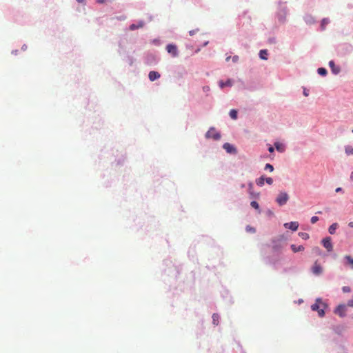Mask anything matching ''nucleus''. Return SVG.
Returning <instances> with one entry per match:
<instances>
[{"label": "nucleus", "instance_id": "nucleus-29", "mask_svg": "<svg viewBox=\"0 0 353 353\" xmlns=\"http://www.w3.org/2000/svg\"><path fill=\"white\" fill-rule=\"evenodd\" d=\"M265 169L269 170L270 172H272L274 170V167L271 164L267 163L265 165Z\"/></svg>", "mask_w": 353, "mask_h": 353}, {"label": "nucleus", "instance_id": "nucleus-19", "mask_svg": "<svg viewBox=\"0 0 353 353\" xmlns=\"http://www.w3.org/2000/svg\"><path fill=\"white\" fill-rule=\"evenodd\" d=\"M219 316L217 314H214L212 315V322L214 325H217L219 324Z\"/></svg>", "mask_w": 353, "mask_h": 353}, {"label": "nucleus", "instance_id": "nucleus-27", "mask_svg": "<svg viewBox=\"0 0 353 353\" xmlns=\"http://www.w3.org/2000/svg\"><path fill=\"white\" fill-rule=\"evenodd\" d=\"M347 261H348V263L352 265V268L353 269V259L350 256H345V257Z\"/></svg>", "mask_w": 353, "mask_h": 353}, {"label": "nucleus", "instance_id": "nucleus-31", "mask_svg": "<svg viewBox=\"0 0 353 353\" xmlns=\"http://www.w3.org/2000/svg\"><path fill=\"white\" fill-rule=\"evenodd\" d=\"M318 221H319L318 216H314L311 218V223L313 224L316 223Z\"/></svg>", "mask_w": 353, "mask_h": 353}, {"label": "nucleus", "instance_id": "nucleus-9", "mask_svg": "<svg viewBox=\"0 0 353 353\" xmlns=\"http://www.w3.org/2000/svg\"><path fill=\"white\" fill-rule=\"evenodd\" d=\"M160 74L156 71H150L148 74L149 79L151 81H154V80L160 78Z\"/></svg>", "mask_w": 353, "mask_h": 353}, {"label": "nucleus", "instance_id": "nucleus-8", "mask_svg": "<svg viewBox=\"0 0 353 353\" xmlns=\"http://www.w3.org/2000/svg\"><path fill=\"white\" fill-rule=\"evenodd\" d=\"M299 223L296 221H292L290 223H285L284 227L288 229H290L292 231H296L299 228Z\"/></svg>", "mask_w": 353, "mask_h": 353}, {"label": "nucleus", "instance_id": "nucleus-1", "mask_svg": "<svg viewBox=\"0 0 353 353\" xmlns=\"http://www.w3.org/2000/svg\"><path fill=\"white\" fill-rule=\"evenodd\" d=\"M326 307V305L321 301L320 299L316 300L315 303L312 305L311 308L313 311H317L319 316L323 317L325 315L324 309Z\"/></svg>", "mask_w": 353, "mask_h": 353}, {"label": "nucleus", "instance_id": "nucleus-20", "mask_svg": "<svg viewBox=\"0 0 353 353\" xmlns=\"http://www.w3.org/2000/svg\"><path fill=\"white\" fill-rule=\"evenodd\" d=\"M230 116L232 119H236L237 118V111L232 109L230 111Z\"/></svg>", "mask_w": 353, "mask_h": 353}, {"label": "nucleus", "instance_id": "nucleus-16", "mask_svg": "<svg viewBox=\"0 0 353 353\" xmlns=\"http://www.w3.org/2000/svg\"><path fill=\"white\" fill-rule=\"evenodd\" d=\"M268 51L266 50H261L259 52V57L261 59L267 60L268 59Z\"/></svg>", "mask_w": 353, "mask_h": 353}, {"label": "nucleus", "instance_id": "nucleus-14", "mask_svg": "<svg viewBox=\"0 0 353 353\" xmlns=\"http://www.w3.org/2000/svg\"><path fill=\"white\" fill-rule=\"evenodd\" d=\"M219 84L220 88H223L225 86H232V83L230 79H228L225 82H224L223 81H220Z\"/></svg>", "mask_w": 353, "mask_h": 353}, {"label": "nucleus", "instance_id": "nucleus-30", "mask_svg": "<svg viewBox=\"0 0 353 353\" xmlns=\"http://www.w3.org/2000/svg\"><path fill=\"white\" fill-rule=\"evenodd\" d=\"M246 231H247V232H250L254 233V232H256V230H255V228H252V227H251V226L248 225V226L246 227Z\"/></svg>", "mask_w": 353, "mask_h": 353}, {"label": "nucleus", "instance_id": "nucleus-43", "mask_svg": "<svg viewBox=\"0 0 353 353\" xmlns=\"http://www.w3.org/2000/svg\"><path fill=\"white\" fill-rule=\"evenodd\" d=\"M351 178L352 179L353 178V172H352L351 174Z\"/></svg>", "mask_w": 353, "mask_h": 353}, {"label": "nucleus", "instance_id": "nucleus-41", "mask_svg": "<svg viewBox=\"0 0 353 353\" xmlns=\"http://www.w3.org/2000/svg\"><path fill=\"white\" fill-rule=\"evenodd\" d=\"M97 1H98V2H99V3H103V0H97Z\"/></svg>", "mask_w": 353, "mask_h": 353}, {"label": "nucleus", "instance_id": "nucleus-36", "mask_svg": "<svg viewBox=\"0 0 353 353\" xmlns=\"http://www.w3.org/2000/svg\"><path fill=\"white\" fill-rule=\"evenodd\" d=\"M238 60H239V57H238V56H236H236H234V57H232V61H233L234 62H236V61H237Z\"/></svg>", "mask_w": 353, "mask_h": 353}, {"label": "nucleus", "instance_id": "nucleus-7", "mask_svg": "<svg viewBox=\"0 0 353 353\" xmlns=\"http://www.w3.org/2000/svg\"><path fill=\"white\" fill-rule=\"evenodd\" d=\"M312 272L316 275H320L323 272V268L318 261H315L312 268Z\"/></svg>", "mask_w": 353, "mask_h": 353}, {"label": "nucleus", "instance_id": "nucleus-35", "mask_svg": "<svg viewBox=\"0 0 353 353\" xmlns=\"http://www.w3.org/2000/svg\"><path fill=\"white\" fill-rule=\"evenodd\" d=\"M268 151L272 153L274 151V148L272 146V145H270V147L268 148Z\"/></svg>", "mask_w": 353, "mask_h": 353}, {"label": "nucleus", "instance_id": "nucleus-13", "mask_svg": "<svg viewBox=\"0 0 353 353\" xmlns=\"http://www.w3.org/2000/svg\"><path fill=\"white\" fill-rule=\"evenodd\" d=\"M291 248L294 253L304 250V247L303 245L296 246V245L292 244L291 245Z\"/></svg>", "mask_w": 353, "mask_h": 353}, {"label": "nucleus", "instance_id": "nucleus-5", "mask_svg": "<svg viewBox=\"0 0 353 353\" xmlns=\"http://www.w3.org/2000/svg\"><path fill=\"white\" fill-rule=\"evenodd\" d=\"M334 313L339 315L341 317H344L346 313V306L345 305L341 304L337 306V307L334 310Z\"/></svg>", "mask_w": 353, "mask_h": 353}, {"label": "nucleus", "instance_id": "nucleus-40", "mask_svg": "<svg viewBox=\"0 0 353 353\" xmlns=\"http://www.w3.org/2000/svg\"><path fill=\"white\" fill-rule=\"evenodd\" d=\"M230 58H231L230 57H228L226 58V61H228L230 59Z\"/></svg>", "mask_w": 353, "mask_h": 353}, {"label": "nucleus", "instance_id": "nucleus-2", "mask_svg": "<svg viewBox=\"0 0 353 353\" xmlns=\"http://www.w3.org/2000/svg\"><path fill=\"white\" fill-rule=\"evenodd\" d=\"M289 199V196L286 192H280L276 199V201L279 205H285Z\"/></svg>", "mask_w": 353, "mask_h": 353}, {"label": "nucleus", "instance_id": "nucleus-32", "mask_svg": "<svg viewBox=\"0 0 353 353\" xmlns=\"http://www.w3.org/2000/svg\"><path fill=\"white\" fill-rule=\"evenodd\" d=\"M265 181L269 185H272V183H273V179L272 178H270V177L265 178Z\"/></svg>", "mask_w": 353, "mask_h": 353}, {"label": "nucleus", "instance_id": "nucleus-17", "mask_svg": "<svg viewBox=\"0 0 353 353\" xmlns=\"http://www.w3.org/2000/svg\"><path fill=\"white\" fill-rule=\"evenodd\" d=\"M337 227H338V224H337L336 223H334L332 224V225L330 226L329 229H328L329 232H330L331 234H334L335 230H336Z\"/></svg>", "mask_w": 353, "mask_h": 353}, {"label": "nucleus", "instance_id": "nucleus-21", "mask_svg": "<svg viewBox=\"0 0 353 353\" xmlns=\"http://www.w3.org/2000/svg\"><path fill=\"white\" fill-rule=\"evenodd\" d=\"M274 146L276 148V149L279 151V152H282L283 151V145L279 143V142H276L274 143Z\"/></svg>", "mask_w": 353, "mask_h": 353}, {"label": "nucleus", "instance_id": "nucleus-34", "mask_svg": "<svg viewBox=\"0 0 353 353\" xmlns=\"http://www.w3.org/2000/svg\"><path fill=\"white\" fill-rule=\"evenodd\" d=\"M199 31V29H196V30H190L189 32V34L190 35L192 36L194 35L196 32H197Z\"/></svg>", "mask_w": 353, "mask_h": 353}, {"label": "nucleus", "instance_id": "nucleus-38", "mask_svg": "<svg viewBox=\"0 0 353 353\" xmlns=\"http://www.w3.org/2000/svg\"><path fill=\"white\" fill-rule=\"evenodd\" d=\"M348 225L350 227V228H353V221H351L348 223Z\"/></svg>", "mask_w": 353, "mask_h": 353}, {"label": "nucleus", "instance_id": "nucleus-33", "mask_svg": "<svg viewBox=\"0 0 353 353\" xmlns=\"http://www.w3.org/2000/svg\"><path fill=\"white\" fill-rule=\"evenodd\" d=\"M306 22L307 23H312L313 22V19L312 17L309 16L306 18Z\"/></svg>", "mask_w": 353, "mask_h": 353}, {"label": "nucleus", "instance_id": "nucleus-15", "mask_svg": "<svg viewBox=\"0 0 353 353\" xmlns=\"http://www.w3.org/2000/svg\"><path fill=\"white\" fill-rule=\"evenodd\" d=\"M330 19L328 18H324L322 19L321 23V30H324L326 28V26L330 23Z\"/></svg>", "mask_w": 353, "mask_h": 353}, {"label": "nucleus", "instance_id": "nucleus-25", "mask_svg": "<svg viewBox=\"0 0 353 353\" xmlns=\"http://www.w3.org/2000/svg\"><path fill=\"white\" fill-rule=\"evenodd\" d=\"M250 205H251L253 208H254V209H256V210H259V203H258L256 201H252V202L250 203Z\"/></svg>", "mask_w": 353, "mask_h": 353}, {"label": "nucleus", "instance_id": "nucleus-22", "mask_svg": "<svg viewBox=\"0 0 353 353\" xmlns=\"http://www.w3.org/2000/svg\"><path fill=\"white\" fill-rule=\"evenodd\" d=\"M345 153L347 154V155H350V154H353V147L352 146H347L345 148Z\"/></svg>", "mask_w": 353, "mask_h": 353}, {"label": "nucleus", "instance_id": "nucleus-26", "mask_svg": "<svg viewBox=\"0 0 353 353\" xmlns=\"http://www.w3.org/2000/svg\"><path fill=\"white\" fill-rule=\"evenodd\" d=\"M282 246L279 244H276L272 246V250L275 252L279 251L281 250Z\"/></svg>", "mask_w": 353, "mask_h": 353}, {"label": "nucleus", "instance_id": "nucleus-39", "mask_svg": "<svg viewBox=\"0 0 353 353\" xmlns=\"http://www.w3.org/2000/svg\"><path fill=\"white\" fill-rule=\"evenodd\" d=\"M79 3H84L85 0H77Z\"/></svg>", "mask_w": 353, "mask_h": 353}, {"label": "nucleus", "instance_id": "nucleus-4", "mask_svg": "<svg viewBox=\"0 0 353 353\" xmlns=\"http://www.w3.org/2000/svg\"><path fill=\"white\" fill-rule=\"evenodd\" d=\"M166 50L169 54H170L173 57H178V50L177 47L174 44H168L166 46Z\"/></svg>", "mask_w": 353, "mask_h": 353}, {"label": "nucleus", "instance_id": "nucleus-28", "mask_svg": "<svg viewBox=\"0 0 353 353\" xmlns=\"http://www.w3.org/2000/svg\"><path fill=\"white\" fill-rule=\"evenodd\" d=\"M342 290L344 293H348L351 292V288L349 286H343Z\"/></svg>", "mask_w": 353, "mask_h": 353}, {"label": "nucleus", "instance_id": "nucleus-10", "mask_svg": "<svg viewBox=\"0 0 353 353\" xmlns=\"http://www.w3.org/2000/svg\"><path fill=\"white\" fill-rule=\"evenodd\" d=\"M223 148L226 150L228 153L235 152V148L229 143H225L223 144Z\"/></svg>", "mask_w": 353, "mask_h": 353}, {"label": "nucleus", "instance_id": "nucleus-6", "mask_svg": "<svg viewBox=\"0 0 353 353\" xmlns=\"http://www.w3.org/2000/svg\"><path fill=\"white\" fill-rule=\"evenodd\" d=\"M323 246L326 248L328 252H331L333 249V245L331 242L330 237H326L322 240Z\"/></svg>", "mask_w": 353, "mask_h": 353}, {"label": "nucleus", "instance_id": "nucleus-11", "mask_svg": "<svg viewBox=\"0 0 353 353\" xmlns=\"http://www.w3.org/2000/svg\"><path fill=\"white\" fill-rule=\"evenodd\" d=\"M329 65L334 74H336L340 72V68L335 65L334 62L333 61H330L329 62Z\"/></svg>", "mask_w": 353, "mask_h": 353}, {"label": "nucleus", "instance_id": "nucleus-23", "mask_svg": "<svg viewBox=\"0 0 353 353\" xmlns=\"http://www.w3.org/2000/svg\"><path fill=\"white\" fill-rule=\"evenodd\" d=\"M318 73L320 74V75H322V76H325L326 74H327V70L325 68H319L318 69Z\"/></svg>", "mask_w": 353, "mask_h": 353}, {"label": "nucleus", "instance_id": "nucleus-42", "mask_svg": "<svg viewBox=\"0 0 353 353\" xmlns=\"http://www.w3.org/2000/svg\"><path fill=\"white\" fill-rule=\"evenodd\" d=\"M304 94H305V96H307V92H304Z\"/></svg>", "mask_w": 353, "mask_h": 353}, {"label": "nucleus", "instance_id": "nucleus-12", "mask_svg": "<svg viewBox=\"0 0 353 353\" xmlns=\"http://www.w3.org/2000/svg\"><path fill=\"white\" fill-rule=\"evenodd\" d=\"M144 26V23L143 21H139L137 24H132L130 26V30L133 31L138 28H143Z\"/></svg>", "mask_w": 353, "mask_h": 353}, {"label": "nucleus", "instance_id": "nucleus-24", "mask_svg": "<svg viewBox=\"0 0 353 353\" xmlns=\"http://www.w3.org/2000/svg\"><path fill=\"white\" fill-rule=\"evenodd\" d=\"M299 235L304 240H307L309 239V234L306 232H299Z\"/></svg>", "mask_w": 353, "mask_h": 353}, {"label": "nucleus", "instance_id": "nucleus-37", "mask_svg": "<svg viewBox=\"0 0 353 353\" xmlns=\"http://www.w3.org/2000/svg\"><path fill=\"white\" fill-rule=\"evenodd\" d=\"M341 190H342V188H337L336 189V190H335V191H336V192H341Z\"/></svg>", "mask_w": 353, "mask_h": 353}, {"label": "nucleus", "instance_id": "nucleus-18", "mask_svg": "<svg viewBox=\"0 0 353 353\" xmlns=\"http://www.w3.org/2000/svg\"><path fill=\"white\" fill-rule=\"evenodd\" d=\"M265 180V177L263 176H261V177H259V179H257L256 180V183L259 186H262L264 184Z\"/></svg>", "mask_w": 353, "mask_h": 353}, {"label": "nucleus", "instance_id": "nucleus-3", "mask_svg": "<svg viewBox=\"0 0 353 353\" xmlns=\"http://www.w3.org/2000/svg\"><path fill=\"white\" fill-rule=\"evenodd\" d=\"M205 137L208 139H213L214 140H219L221 138V135L217 132L214 128H210L205 134Z\"/></svg>", "mask_w": 353, "mask_h": 353}]
</instances>
